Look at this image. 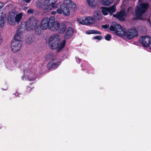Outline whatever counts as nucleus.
I'll use <instances>...</instances> for the list:
<instances>
[{"label": "nucleus", "instance_id": "31", "mask_svg": "<svg viewBox=\"0 0 151 151\" xmlns=\"http://www.w3.org/2000/svg\"><path fill=\"white\" fill-rule=\"evenodd\" d=\"M93 38L95 40H100L102 39V37L101 36H96L94 37Z\"/></svg>", "mask_w": 151, "mask_h": 151}, {"label": "nucleus", "instance_id": "25", "mask_svg": "<svg viewBox=\"0 0 151 151\" xmlns=\"http://www.w3.org/2000/svg\"><path fill=\"white\" fill-rule=\"evenodd\" d=\"M101 12L104 15H106L108 14V10L107 7H102Z\"/></svg>", "mask_w": 151, "mask_h": 151}, {"label": "nucleus", "instance_id": "19", "mask_svg": "<svg viewBox=\"0 0 151 151\" xmlns=\"http://www.w3.org/2000/svg\"><path fill=\"white\" fill-rule=\"evenodd\" d=\"M107 8L108 10V12L110 14H112L116 11V8L115 4L109 7H107Z\"/></svg>", "mask_w": 151, "mask_h": 151}, {"label": "nucleus", "instance_id": "4", "mask_svg": "<svg viewBox=\"0 0 151 151\" xmlns=\"http://www.w3.org/2000/svg\"><path fill=\"white\" fill-rule=\"evenodd\" d=\"M138 31L137 29H127L125 35L128 39H131L138 36Z\"/></svg>", "mask_w": 151, "mask_h": 151}, {"label": "nucleus", "instance_id": "21", "mask_svg": "<svg viewBox=\"0 0 151 151\" xmlns=\"http://www.w3.org/2000/svg\"><path fill=\"white\" fill-rule=\"evenodd\" d=\"M6 17V15L4 14L2 17H1V18L0 19V27L1 28L3 27L4 26Z\"/></svg>", "mask_w": 151, "mask_h": 151}, {"label": "nucleus", "instance_id": "6", "mask_svg": "<svg viewBox=\"0 0 151 151\" xmlns=\"http://www.w3.org/2000/svg\"><path fill=\"white\" fill-rule=\"evenodd\" d=\"M139 40L143 47H147L149 46L151 38L147 35H145L141 37Z\"/></svg>", "mask_w": 151, "mask_h": 151}, {"label": "nucleus", "instance_id": "17", "mask_svg": "<svg viewBox=\"0 0 151 151\" xmlns=\"http://www.w3.org/2000/svg\"><path fill=\"white\" fill-rule=\"evenodd\" d=\"M35 39V37L33 35L27 36L25 38V40L27 44H30L34 41Z\"/></svg>", "mask_w": 151, "mask_h": 151}, {"label": "nucleus", "instance_id": "9", "mask_svg": "<svg viewBox=\"0 0 151 151\" xmlns=\"http://www.w3.org/2000/svg\"><path fill=\"white\" fill-rule=\"evenodd\" d=\"M95 22V20L93 18L91 17H87L85 19H82V22H79V23L82 24H86L91 25L93 24Z\"/></svg>", "mask_w": 151, "mask_h": 151}, {"label": "nucleus", "instance_id": "50", "mask_svg": "<svg viewBox=\"0 0 151 151\" xmlns=\"http://www.w3.org/2000/svg\"><path fill=\"white\" fill-rule=\"evenodd\" d=\"M20 28H21V29H22V28H21V27Z\"/></svg>", "mask_w": 151, "mask_h": 151}, {"label": "nucleus", "instance_id": "46", "mask_svg": "<svg viewBox=\"0 0 151 151\" xmlns=\"http://www.w3.org/2000/svg\"><path fill=\"white\" fill-rule=\"evenodd\" d=\"M17 94V93H15L14 94H15V95H16V96H17V95H16V94Z\"/></svg>", "mask_w": 151, "mask_h": 151}, {"label": "nucleus", "instance_id": "23", "mask_svg": "<svg viewBox=\"0 0 151 151\" xmlns=\"http://www.w3.org/2000/svg\"><path fill=\"white\" fill-rule=\"evenodd\" d=\"M114 1V0H102L103 4L106 6L109 5L113 2Z\"/></svg>", "mask_w": 151, "mask_h": 151}, {"label": "nucleus", "instance_id": "12", "mask_svg": "<svg viewBox=\"0 0 151 151\" xmlns=\"http://www.w3.org/2000/svg\"><path fill=\"white\" fill-rule=\"evenodd\" d=\"M64 3L69 9L73 10H75L76 9V5L73 2L70 0H66L64 1Z\"/></svg>", "mask_w": 151, "mask_h": 151}, {"label": "nucleus", "instance_id": "7", "mask_svg": "<svg viewBox=\"0 0 151 151\" xmlns=\"http://www.w3.org/2000/svg\"><path fill=\"white\" fill-rule=\"evenodd\" d=\"M50 24L48 18L45 17L41 21L40 27V28H51Z\"/></svg>", "mask_w": 151, "mask_h": 151}, {"label": "nucleus", "instance_id": "41", "mask_svg": "<svg viewBox=\"0 0 151 151\" xmlns=\"http://www.w3.org/2000/svg\"><path fill=\"white\" fill-rule=\"evenodd\" d=\"M114 25H111L109 28H114Z\"/></svg>", "mask_w": 151, "mask_h": 151}, {"label": "nucleus", "instance_id": "13", "mask_svg": "<svg viewBox=\"0 0 151 151\" xmlns=\"http://www.w3.org/2000/svg\"><path fill=\"white\" fill-rule=\"evenodd\" d=\"M126 14V13L124 11L121 10L118 13L115 14H113V16L115 17H116L122 21H125V19L124 17Z\"/></svg>", "mask_w": 151, "mask_h": 151}, {"label": "nucleus", "instance_id": "3", "mask_svg": "<svg viewBox=\"0 0 151 151\" xmlns=\"http://www.w3.org/2000/svg\"><path fill=\"white\" fill-rule=\"evenodd\" d=\"M148 4L147 3H141L139 6H137L135 9V15L137 18L140 19L145 13L148 8Z\"/></svg>", "mask_w": 151, "mask_h": 151}, {"label": "nucleus", "instance_id": "28", "mask_svg": "<svg viewBox=\"0 0 151 151\" xmlns=\"http://www.w3.org/2000/svg\"><path fill=\"white\" fill-rule=\"evenodd\" d=\"M35 32L36 34L40 35L42 34L43 32L44 29H35Z\"/></svg>", "mask_w": 151, "mask_h": 151}, {"label": "nucleus", "instance_id": "5", "mask_svg": "<svg viewBox=\"0 0 151 151\" xmlns=\"http://www.w3.org/2000/svg\"><path fill=\"white\" fill-rule=\"evenodd\" d=\"M60 60L59 59H53L47 65L48 69H50L57 68L60 64Z\"/></svg>", "mask_w": 151, "mask_h": 151}, {"label": "nucleus", "instance_id": "30", "mask_svg": "<svg viewBox=\"0 0 151 151\" xmlns=\"http://www.w3.org/2000/svg\"><path fill=\"white\" fill-rule=\"evenodd\" d=\"M111 37L110 35L108 34L105 36V39L107 41H109L111 38Z\"/></svg>", "mask_w": 151, "mask_h": 151}, {"label": "nucleus", "instance_id": "36", "mask_svg": "<svg viewBox=\"0 0 151 151\" xmlns=\"http://www.w3.org/2000/svg\"><path fill=\"white\" fill-rule=\"evenodd\" d=\"M56 12L57 13L59 14H61L62 13V11L61 10V9H58L56 11Z\"/></svg>", "mask_w": 151, "mask_h": 151}, {"label": "nucleus", "instance_id": "44", "mask_svg": "<svg viewBox=\"0 0 151 151\" xmlns=\"http://www.w3.org/2000/svg\"><path fill=\"white\" fill-rule=\"evenodd\" d=\"M148 22H149V23H150V24H151V22H150V20H148Z\"/></svg>", "mask_w": 151, "mask_h": 151}, {"label": "nucleus", "instance_id": "1", "mask_svg": "<svg viewBox=\"0 0 151 151\" xmlns=\"http://www.w3.org/2000/svg\"><path fill=\"white\" fill-rule=\"evenodd\" d=\"M65 40L62 42L60 41L59 36L55 34L51 36L49 39V45L51 49H56L57 52H60L65 44Z\"/></svg>", "mask_w": 151, "mask_h": 151}, {"label": "nucleus", "instance_id": "49", "mask_svg": "<svg viewBox=\"0 0 151 151\" xmlns=\"http://www.w3.org/2000/svg\"><path fill=\"white\" fill-rule=\"evenodd\" d=\"M24 73H25V72L26 73L24 70Z\"/></svg>", "mask_w": 151, "mask_h": 151}, {"label": "nucleus", "instance_id": "26", "mask_svg": "<svg viewBox=\"0 0 151 151\" xmlns=\"http://www.w3.org/2000/svg\"><path fill=\"white\" fill-rule=\"evenodd\" d=\"M22 14L21 13L17 14L15 17V21L17 22H19L22 19Z\"/></svg>", "mask_w": 151, "mask_h": 151}, {"label": "nucleus", "instance_id": "22", "mask_svg": "<svg viewBox=\"0 0 151 151\" xmlns=\"http://www.w3.org/2000/svg\"><path fill=\"white\" fill-rule=\"evenodd\" d=\"M86 33L87 34H101V33L99 31L95 30H91L87 31Z\"/></svg>", "mask_w": 151, "mask_h": 151}, {"label": "nucleus", "instance_id": "11", "mask_svg": "<svg viewBox=\"0 0 151 151\" xmlns=\"http://www.w3.org/2000/svg\"><path fill=\"white\" fill-rule=\"evenodd\" d=\"M60 9L62 11V13L65 16H67L70 13V9L63 2V4L60 5Z\"/></svg>", "mask_w": 151, "mask_h": 151}, {"label": "nucleus", "instance_id": "8", "mask_svg": "<svg viewBox=\"0 0 151 151\" xmlns=\"http://www.w3.org/2000/svg\"><path fill=\"white\" fill-rule=\"evenodd\" d=\"M113 33L120 36H125L126 29H110Z\"/></svg>", "mask_w": 151, "mask_h": 151}, {"label": "nucleus", "instance_id": "24", "mask_svg": "<svg viewBox=\"0 0 151 151\" xmlns=\"http://www.w3.org/2000/svg\"><path fill=\"white\" fill-rule=\"evenodd\" d=\"M50 4L52 8H56L57 6L55 4V3L57 0H49Z\"/></svg>", "mask_w": 151, "mask_h": 151}, {"label": "nucleus", "instance_id": "2", "mask_svg": "<svg viewBox=\"0 0 151 151\" xmlns=\"http://www.w3.org/2000/svg\"><path fill=\"white\" fill-rule=\"evenodd\" d=\"M21 29H18L14 37V40L11 43V48L12 51L16 53L19 51L22 47L21 39L22 38V35L24 32L21 30Z\"/></svg>", "mask_w": 151, "mask_h": 151}, {"label": "nucleus", "instance_id": "38", "mask_svg": "<svg viewBox=\"0 0 151 151\" xmlns=\"http://www.w3.org/2000/svg\"><path fill=\"white\" fill-rule=\"evenodd\" d=\"M36 78V77H34V78H28L27 79V80H29V81H33V80H35V79Z\"/></svg>", "mask_w": 151, "mask_h": 151}, {"label": "nucleus", "instance_id": "27", "mask_svg": "<svg viewBox=\"0 0 151 151\" xmlns=\"http://www.w3.org/2000/svg\"><path fill=\"white\" fill-rule=\"evenodd\" d=\"M49 6L48 4H46L41 3V6L40 8L44 10H46L48 9Z\"/></svg>", "mask_w": 151, "mask_h": 151}, {"label": "nucleus", "instance_id": "14", "mask_svg": "<svg viewBox=\"0 0 151 151\" xmlns=\"http://www.w3.org/2000/svg\"><path fill=\"white\" fill-rule=\"evenodd\" d=\"M40 26L38 25L37 22L36 20L34 19L33 20L30 21L29 22L28 28H40Z\"/></svg>", "mask_w": 151, "mask_h": 151}, {"label": "nucleus", "instance_id": "33", "mask_svg": "<svg viewBox=\"0 0 151 151\" xmlns=\"http://www.w3.org/2000/svg\"><path fill=\"white\" fill-rule=\"evenodd\" d=\"M58 30V32L60 34H63L65 31V29H57Z\"/></svg>", "mask_w": 151, "mask_h": 151}, {"label": "nucleus", "instance_id": "35", "mask_svg": "<svg viewBox=\"0 0 151 151\" xmlns=\"http://www.w3.org/2000/svg\"><path fill=\"white\" fill-rule=\"evenodd\" d=\"M101 27L103 28H109V24H106L104 25H102Z\"/></svg>", "mask_w": 151, "mask_h": 151}, {"label": "nucleus", "instance_id": "16", "mask_svg": "<svg viewBox=\"0 0 151 151\" xmlns=\"http://www.w3.org/2000/svg\"><path fill=\"white\" fill-rule=\"evenodd\" d=\"M73 29H68L64 35L65 39H68L70 37L73 33Z\"/></svg>", "mask_w": 151, "mask_h": 151}, {"label": "nucleus", "instance_id": "32", "mask_svg": "<svg viewBox=\"0 0 151 151\" xmlns=\"http://www.w3.org/2000/svg\"><path fill=\"white\" fill-rule=\"evenodd\" d=\"M60 26L61 27L60 28H66V26L65 24L64 23H61L60 24Z\"/></svg>", "mask_w": 151, "mask_h": 151}, {"label": "nucleus", "instance_id": "47", "mask_svg": "<svg viewBox=\"0 0 151 151\" xmlns=\"http://www.w3.org/2000/svg\"><path fill=\"white\" fill-rule=\"evenodd\" d=\"M26 28H28V27H27V26H26Z\"/></svg>", "mask_w": 151, "mask_h": 151}, {"label": "nucleus", "instance_id": "40", "mask_svg": "<svg viewBox=\"0 0 151 151\" xmlns=\"http://www.w3.org/2000/svg\"><path fill=\"white\" fill-rule=\"evenodd\" d=\"M56 12L55 11H52L51 12V14L52 15H55L56 14Z\"/></svg>", "mask_w": 151, "mask_h": 151}, {"label": "nucleus", "instance_id": "48", "mask_svg": "<svg viewBox=\"0 0 151 151\" xmlns=\"http://www.w3.org/2000/svg\"><path fill=\"white\" fill-rule=\"evenodd\" d=\"M132 28H134H134H135V27H133Z\"/></svg>", "mask_w": 151, "mask_h": 151}, {"label": "nucleus", "instance_id": "34", "mask_svg": "<svg viewBox=\"0 0 151 151\" xmlns=\"http://www.w3.org/2000/svg\"><path fill=\"white\" fill-rule=\"evenodd\" d=\"M27 12L28 14H32L34 12V10L32 9H28Z\"/></svg>", "mask_w": 151, "mask_h": 151}, {"label": "nucleus", "instance_id": "39", "mask_svg": "<svg viewBox=\"0 0 151 151\" xmlns=\"http://www.w3.org/2000/svg\"><path fill=\"white\" fill-rule=\"evenodd\" d=\"M76 60L77 62H80L81 59L78 58H76Z\"/></svg>", "mask_w": 151, "mask_h": 151}, {"label": "nucleus", "instance_id": "45", "mask_svg": "<svg viewBox=\"0 0 151 151\" xmlns=\"http://www.w3.org/2000/svg\"><path fill=\"white\" fill-rule=\"evenodd\" d=\"M67 28H69V29H70V28H72V27H68Z\"/></svg>", "mask_w": 151, "mask_h": 151}, {"label": "nucleus", "instance_id": "20", "mask_svg": "<svg viewBox=\"0 0 151 151\" xmlns=\"http://www.w3.org/2000/svg\"><path fill=\"white\" fill-rule=\"evenodd\" d=\"M87 3L91 7H95L97 4V2L95 0H87Z\"/></svg>", "mask_w": 151, "mask_h": 151}, {"label": "nucleus", "instance_id": "29", "mask_svg": "<svg viewBox=\"0 0 151 151\" xmlns=\"http://www.w3.org/2000/svg\"><path fill=\"white\" fill-rule=\"evenodd\" d=\"M113 24L114 26V28H125L119 24L117 23L116 22H114L113 23Z\"/></svg>", "mask_w": 151, "mask_h": 151}, {"label": "nucleus", "instance_id": "37", "mask_svg": "<svg viewBox=\"0 0 151 151\" xmlns=\"http://www.w3.org/2000/svg\"><path fill=\"white\" fill-rule=\"evenodd\" d=\"M4 6V4L3 2L0 1V9L3 8Z\"/></svg>", "mask_w": 151, "mask_h": 151}, {"label": "nucleus", "instance_id": "18", "mask_svg": "<svg viewBox=\"0 0 151 151\" xmlns=\"http://www.w3.org/2000/svg\"><path fill=\"white\" fill-rule=\"evenodd\" d=\"M14 15L11 14H9L8 16V22L9 24L11 25H13L15 23V21L14 20Z\"/></svg>", "mask_w": 151, "mask_h": 151}, {"label": "nucleus", "instance_id": "42", "mask_svg": "<svg viewBox=\"0 0 151 151\" xmlns=\"http://www.w3.org/2000/svg\"><path fill=\"white\" fill-rule=\"evenodd\" d=\"M148 46H149L151 50V40L150 41L149 43V45Z\"/></svg>", "mask_w": 151, "mask_h": 151}, {"label": "nucleus", "instance_id": "10", "mask_svg": "<svg viewBox=\"0 0 151 151\" xmlns=\"http://www.w3.org/2000/svg\"><path fill=\"white\" fill-rule=\"evenodd\" d=\"M48 19L50 24V27H54L55 28L56 27L60 28V24L58 22L55 21V18L54 17H50L49 18H48Z\"/></svg>", "mask_w": 151, "mask_h": 151}, {"label": "nucleus", "instance_id": "43", "mask_svg": "<svg viewBox=\"0 0 151 151\" xmlns=\"http://www.w3.org/2000/svg\"><path fill=\"white\" fill-rule=\"evenodd\" d=\"M27 3H29L30 2L31 0H25Z\"/></svg>", "mask_w": 151, "mask_h": 151}, {"label": "nucleus", "instance_id": "15", "mask_svg": "<svg viewBox=\"0 0 151 151\" xmlns=\"http://www.w3.org/2000/svg\"><path fill=\"white\" fill-rule=\"evenodd\" d=\"M102 14L100 12L96 11L93 14V19L94 20H98L100 21L102 19Z\"/></svg>", "mask_w": 151, "mask_h": 151}]
</instances>
